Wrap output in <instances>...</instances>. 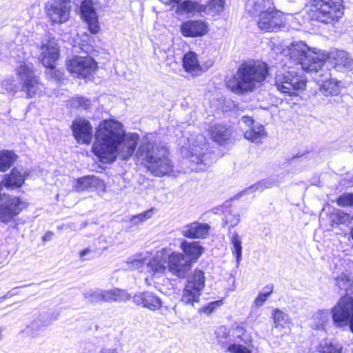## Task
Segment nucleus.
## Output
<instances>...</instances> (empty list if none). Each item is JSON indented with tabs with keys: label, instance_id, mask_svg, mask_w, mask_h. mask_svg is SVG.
<instances>
[{
	"label": "nucleus",
	"instance_id": "nucleus-41",
	"mask_svg": "<svg viewBox=\"0 0 353 353\" xmlns=\"http://www.w3.org/2000/svg\"><path fill=\"white\" fill-rule=\"evenodd\" d=\"M153 210L154 209L151 208L142 213L132 216L130 219V223L132 225H138L152 217L153 214Z\"/></svg>",
	"mask_w": 353,
	"mask_h": 353
},
{
	"label": "nucleus",
	"instance_id": "nucleus-30",
	"mask_svg": "<svg viewBox=\"0 0 353 353\" xmlns=\"http://www.w3.org/2000/svg\"><path fill=\"white\" fill-rule=\"evenodd\" d=\"M335 285L339 288L341 294H353V281L346 274H341L335 279Z\"/></svg>",
	"mask_w": 353,
	"mask_h": 353
},
{
	"label": "nucleus",
	"instance_id": "nucleus-48",
	"mask_svg": "<svg viewBox=\"0 0 353 353\" xmlns=\"http://www.w3.org/2000/svg\"><path fill=\"white\" fill-rule=\"evenodd\" d=\"M92 250L90 248H86L79 252V258L81 261L92 259Z\"/></svg>",
	"mask_w": 353,
	"mask_h": 353
},
{
	"label": "nucleus",
	"instance_id": "nucleus-20",
	"mask_svg": "<svg viewBox=\"0 0 353 353\" xmlns=\"http://www.w3.org/2000/svg\"><path fill=\"white\" fill-rule=\"evenodd\" d=\"M180 30L185 37H199L207 34L208 26L202 20H188L181 25Z\"/></svg>",
	"mask_w": 353,
	"mask_h": 353
},
{
	"label": "nucleus",
	"instance_id": "nucleus-42",
	"mask_svg": "<svg viewBox=\"0 0 353 353\" xmlns=\"http://www.w3.org/2000/svg\"><path fill=\"white\" fill-rule=\"evenodd\" d=\"M70 105L74 108L87 109L91 105V102L88 99L82 97H73L70 100Z\"/></svg>",
	"mask_w": 353,
	"mask_h": 353
},
{
	"label": "nucleus",
	"instance_id": "nucleus-16",
	"mask_svg": "<svg viewBox=\"0 0 353 353\" xmlns=\"http://www.w3.org/2000/svg\"><path fill=\"white\" fill-rule=\"evenodd\" d=\"M232 341L227 347L230 353H252L248 348L251 343V337L242 327H236L232 333Z\"/></svg>",
	"mask_w": 353,
	"mask_h": 353
},
{
	"label": "nucleus",
	"instance_id": "nucleus-26",
	"mask_svg": "<svg viewBox=\"0 0 353 353\" xmlns=\"http://www.w3.org/2000/svg\"><path fill=\"white\" fill-rule=\"evenodd\" d=\"M180 248L183 250V254L190 260V264L192 265L201 256L203 252V248L199 242H188L183 240L180 245Z\"/></svg>",
	"mask_w": 353,
	"mask_h": 353
},
{
	"label": "nucleus",
	"instance_id": "nucleus-36",
	"mask_svg": "<svg viewBox=\"0 0 353 353\" xmlns=\"http://www.w3.org/2000/svg\"><path fill=\"white\" fill-rule=\"evenodd\" d=\"M83 296L90 303L105 301V290L89 289L83 293Z\"/></svg>",
	"mask_w": 353,
	"mask_h": 353
},
{
	"label": "nucleus",
	"instance_id": "nucleus-46",
	"mask_svg": "<svg viewBox=\"0 0 353 353\" xmlns=\"http://www.w3.org/2000/svg\"><path fill=\"white\" fill-rule=\"evenodd\" d=\"M222 303V300L212 301L205 305H203L201 308H199V311L206 314H210L213 312L218 307L221 306Z\"/></svg>",
	"mask_w": 353,
	"mask_h": 353
},
{
	"label": "nucleus",
	"instance_id": "nucleus-44",
	"mask_svg": "<svg viewBox=\"0 0 353 353\" xmlns=\"http://www.w3.org/2000/svg\"><path fill=\"white\" fill-rule=\"evenodd\" d=\"M314 320H319L316 325L317 328H323L325 324L327 322L329 319V312L326 310H320L314 314L313 316Z\"/></svg>",
	"mask_w": 353,
	"mask_h": 353
},
{
	"label": "nucleus",
	"instance_id": "nucleus-43",
	"mask_svg": "<svg viewBox=\"0 0 353 353\" xmlns=\"http://www.w3.org/2000/svg\"><path fill=\"white\" fill-rule=\"evenodd\" d=\"M239 221V214L233 213L232 211H230L229 213L225 216L223 225L224 226H228L231 228L237 225Z\"/></svg>",
	"mask_w": 353,
	"mask_h": 353
},
{
	"label": "nucleus",
	"instance_id": "nucleus-38",
	"mask_svg": "<svg viewBox=\"0 0 353 353\" xmlns=\"http://www.w3.org/2000/svg\"><path fill=\"white\" fill-rule=\"evenodd\" d=\"M217 342L222 346L232 342L229 332L225 326L218 327L215 332Z\"/></svg>",
	"mask_w": 353,
	"mask_h": 353
},
{
	"label": "nucleus",
	"instance_id": "nucleus-57",
	"mask_svg": "<svg viewBox=\"0 0 353 353\" xmlns=\"http://www.w3.org/2000/svg\"><path fill=\"white\" fill-rule=\"evenodd\" d=\"M8 81H9V80H6V81H5V83H7V84L4 83V85H6V86L8 85Z\"/></svg>",
	"mask_w": 353,
	"mask_h": 353
},
{
	"label": "nucleus",
	"instance_id": "nucleus-54",
	"mask_svg": "<svg viewBox=\"0 0 353 353\" xmlns=\"http://www.w3.org/2000/svg\"><path fill=\"white\" fill-rule=\"evenodd\" d=\"M196 139H197V141L201 143L202 142V139H203V136L202 135L198 136Z\"/></svg>",
	"mask_w": 353,
	"mask_h": 353
},
{
	"label": "nucleus",
	"instance_id": "nucleus-35",
	"mask_svg": "<svg viewBox=\"0 0 353 353\" xmlns=\"http://www.w3.org/2000/svg\"><path fill=\"white\" fill-rule=\"evenodd\" d=\"M319 350L321 353H341L343 345L335 340H325Z\"/></svg>",
	"mask_w": 353,
	"mask_h": 353
},
{
	"label": "nucleus",
	"instance_id": "nucleus-37",
	"mask_svg": "<svg viewBox=\"0 0 353 353\" xmlns=\"http://www.w3.org/2000/svg\"><path fill=\"white\" fill-rule=\"evenodd\" d=\"M94 178L90 176H83L74 181L72 187L77 192H82L92 185Z\"/></svg>",
	"mask_w": 353,
	"mask_h": 353
},
{
	"label": "nucleus",
	"instance_id": "nucleus-22",
	"mask_svg": "<svg viewBox=\"0 0 353 353\" xmlns=\"http://www.w3.org/2000/svg\"><path fill=\"white\" fill-rule=\"evenodd\" d=\"M72 130L79 143H90L92 138V128L89 121L77 119L72 123Z\"/></svg>",
	"mask_w": 353,
	"mask_h": 353
},
{
	"label": "nucleus",
	"instance_id": "nucleus-2",
	"mask_svg": "<svg viewBox=\"0 0 353 353\" xmlns=\"http://www.w3.org/2000/svg\"><path fill=\"white\" fill-rule=\"evenodd\" d=\"M290 57L308 72L315 73V79L320 85V90L325 96H335L340 91V81L331 77V74L324 69L327 56L321 50H311L302 41L292 43L289 48Z\"/></svg>",
	"mask_w": 353,
	"mask_h": 353
},
{
	"label": "nucleus",
	"instance_id": "nucleus-49",
	"mask_svg": "<svg viewBox=\"0 0 353 353\" xmlns=\"http://www.w3.org/2000/svg\"><path fill=\"white\" fill-rule=\"evenodd\" d=\"M268 297H267L265 294H263L261 292L258 294L256 298L254 300V305L256 307H261L263 305V304L265 302V301L268 299Z\"/></svg>",
	"mask_w": 353,
	"mask_h": 353
},
{
	"label": "nucleus",
	"instance_id": "nucleus-55",
	"mask_svg": "<svg viewBox=\"0 0 353 353\" xmlns=\"http://www.w3.org/2000/svg\"><path fill=\"white\" fill-rule=\"evenodd\" d=\"M350 235H351L352 239H353V228L351 230Z\"/></svg>",
	"mask_w": 353,
	"mask_h": 353
},
{
	"label": "nucleus",
	"instance_id": "nucleus-13",
	"mask_svg": "<svg viewBox=\"0 0 353 353\" xmlns=\"http://www.w3.org/2000/svg\"><path fill=\"white\" fill-rule=\"evenodd\" d=\"M68 70L77 77L86 78L93 74L97 63L90 57L75 56L66 63Z\"/></svg>",
	"mask_w": 353,
	"mask_h": 353
},
{
	"label": "nucleus",
	"instance_id": "nucleus-14",
	"mask_svg": "<svg viewBox=\"0 0 353 353\" xmlns=\"http://www.w3.org/2000/svg\"><path fill=\"white\" fill-rule=\"evenodd\" d=\"M69 0H49L45 6L46 12L52 23L61 24L67 21L70 14Z\"/></svg>",
	"mask_w": 353,
	"mask_h": 353
},
{
	"label": "nucleus",
	"instance_id": "nucleus-34",
	"mask_svg": "<svg viewBox=\"0 0 353 353\" xmlns=\"http://www.w3.org/2000/svg\"><path fill=\"white\" fill-rule=\"evenodd\" d=\"M272 315L274 321V327L275 328L280 327L283 328L291 323V320L288 314L279 309H274L272 311Z\"/></svg>",
	"mask_w": 353,
	"mask_h": 353
},
{
	"label": "nucleus",
	"instance_id": "nucleus-11",
	"mask_svg": "<svg viewBox=\"0 0 353 353\" xmlns=\"http://www.w3.org/2000/svg\"><path fill=\"white\" fill-rule=\"evenodd\" d=\"M334 323L339 327L350 323V328L353 332V298L344 296L338 301L332 310Z\"/></svg>",
	"mask_w": 353,
	"mask_h": 353
},
{
	"label": "nucleus",
	"instance_id": "nucleus-52",
	"mask_svg": "<svg viewBox=\"0 0 353 353\" xmlns=\"http://www.w3.org/2000/svg\"><path fill=\"white\" fill-rule=\"evenodd\" d=\"M100 353H117L115 349H103Z\"/></svg>",
	"mask_w": 353,
	"mask_h": 353
},
{
	"label": "nucleus",
	"instance_id": "nucleus-23",
	"mask_svg": "<svg viewBox=\"0 0 353 353\" xmlns=\"http://www.w3.org/2000/svg\"><path fill=\"white\" fill-rule=\"evenodd\" d=\"M133 302L137 305L150 310H158L161 306V300L154 293L143 292L136 294L133 296Z\"/></svg>",
	"mask_w": 353,
	"mask_h": 353
},
{
	"label": "nucleus",
	"instance_id": "nucleus-21",
	"mask_svg": "<svg viewBox=\"0 0 353 353\" xmlns=\"http://www.w3.org/2000/svg\"><path fill=\"white\" fill-rule=\"evenodd\" d=\"M80 9L81 16L87 22L90 31L93 34L97 33L100 30V26L92 1L84 0L81 3Z\"/></svg>",
	"mask_w": 353,
	"mask_h": 353
},
{
	"label": "nucleus",
	"instance_id": "nucleus-7",
	"mask_svg": "<svg viewBox=\"0 0 353 353\" xmlns=\"http://www.w3.org/2000/svg\"><path fill=\"white\" fill-rule=\"evenodd\" d=\"M343 0H312V19L329 24L337 22L344 14Z\"/></svg>",
	"mask_w": 353,
	"mask_h": 353
},
{
	"label": "nucleus",
	"instance_id": "nucleus-3",
	"mask_svg": "<svg viewBox=\"0 0 353 353\" xmlns=\"http://www.w3.org/2000/svg\"><path fill=\"white\" fill-rule=\"evenodd\" d=\"M268 66L265 63H243L232 79L227 82L228 88L235 94L252 91L266 77Z\"/></svg>",
	"mask_w": 353,
	"mask_h": 353
},
{
	"label": "nucleus",
	"instance_id": "nucleus-33",
	"mask_svg": "<svg viewBox=\"0 0 353 353\" xmlns=\"http://www.w3.org/2000/svg\"><path fill=\"white\" fill-rule=\"evenodd\" d=\"M17 160V155L10 150L0 151V171L7 170Z\"/></svg>",
	"mask_w": 353,
	"mask_h": 353
},
{
	"label": "nucleus",
	"instance_id": "nucleus-29",
	"mask_svg": "<svg viewBox=\"0 0 353 353\" xmlns=\"http://www.w3.org/2000/svg\"><path fill=\"white\" fill-rule=\"evenodd\" d=\"M228 238L232 244V252L236 256V263H239L242 259V240L236 231H229Z\"/></svg>",
	"mask_w": 353,
	"mask_h": 353
},
{
	"label": "nucleus",
	"instance_id": "nucleus-5",
	"mask_svg": "<svg viewBox=\"0 0 353 353\" xmlns=\"http://www.w3.org/2000/svg\"><path fill=\"white\" fill-rule=\"evenodd\" d=\"M245 10L257 17L258 27L263 31H276L284 26L282 14L274 10L270 0H248Z\"/></svg>",
	"mask_w": 353,
	"mask_h": 353
},
{
	"label": "nucleus",
	"instance_id": "nucleus-50",
	"mask_svg": "<svg viewBox=\"0 0 353 353\" xmlns=\"http://www.w3.org/2000/svg\"><path fill=\"white\" fill-rule=\"evenodd\" d=\"M160 310V313L163 316H168L172 313V310H174V307L168 305H163L161 304V308L159 309Z\"/></svg>",
	"mask_w": 353,
	"mask_h": 353
},
{
	"label": "nucleus",
	"instance_id": "nucleus-47",
	"mask_svg": "<svg viewBox=\"0 0 353 353\" xmlns=\"http://www.w3.org/2000/svg\"><path fill=\"white\" fill-rule=\"evenodd\" d=\"M336 218L339 223H345L350 220V214L343 211H338L335 214Z\"/></svg>",
	"mask_w": 353,
	"mask_h": 353
},
{
	"label": "nucleus",
	"instance_id": "nucleus-39",
	"mask_svg": "<svg viewBox=\"0 0 353 353\" xmlns=\"http://www.w3.org/2000/svg\"><path fill=\"white\" fill-rule=\"evenodd\" d=\"M198 4L196 1L192 0H186L177 6V10L181 14H190L194 12L197 9Z\"/></svg>",
	"mask_w": 353,
	"mask_h": 353
},
{
	"label": "nucleus",
	"instance_id": "nucleus-10",
	"mask_svg": "<svg viewBox=\"0 0 353 353\" xmlns=\"http://www.w3.org/2000/svg\"><path fill=\"white\" fill-rule=\"evenodd\" d=\"M305 85L306 81L303 77L298 75L294 70L278 74L275 77V85L277 90L289 95L295 94L297 90H303Z\"/></svg>",
	"mask_w": 353,
	"mask_h": 353
},
{
	"label": "nucleus",
	"instance_id": "nucleus-56",
	"mask_svg": "<svg viewBox=\"0 0 353 353\" xmlns=\"http://www.w3.org/2000/svg\"><path fill=\"white\" fill-rule=\"evenodd\" d=\"M15 84L13 85V88H7V89L13 90L15 88Z\"/></svg>",
	"mask_w": 353,
	"mask_h": 353
},
{
	"label": "nucleus",
	"instance_id": "nucleus-31",
	"mask_svg": "<svg viewBox=\"0 0 353 353\" xmlns=\"http://www.w3.org/2000/svg\"><path fill=\"white\" fill-rule=\"evenodd\" d=\"M183 66L189 72L198 71L200 65L196 54L192 51L185 53L183 58Z\"/></svg>",
	"mask_w": 353,
	"mask_h": 353
},
{
	"label": "nucleus",
	"instance_id": "nucleus-45",
	"mask_svg": "<svg viewBox=\"0 0 353 353\" xmlns=\"http://www.w3.org/2000/svg\"><path fill=\"white\" fill-rule=\"evenodd\" d=\"M341 207L353 206V193H345L341 195L336 200Z\"/></svg>",
	"mask_w": 353,
	"mask_h": 353
},
{
	"label": "nucleus",
	"instance_id": "nucleus-32",
	"mask_svg": "<svg viewBox=\"0 0 353 353\" xmlns=\"http://www.w3.org/2000/svg\"><path fill=\"white\" fill-rule=\"evenodd\" d=\"M130 298V295L125 290L114 288L105 290V302L125 301Z\"/></svg>",
	"mask_w": 353,
	"mask_h": 353
},
{
	"label": "nucleus",
	"instance_id": "nucleus-15",
	"mask_svg": "<svg viewBox=\"0 0 353 353\" xmlns=\"http://www.w3.org/2000/svg\"><path fill=\"white\" fill-rule=\"evenodd\" d=\"M59 47L54 38L46 39L40 46L39 59L43 65L49 68H54L59 57Z\"/></svg>",
	"mask_w": 353,
	"mask_h": 353
},
{
	"label": "nucleus",
	"instance_id": "nucleus-8",
	"mask_svg": "<svg viewBox=\"0 0 353 353\" xmlns=\"http://www.w3.org/2000/svg\"><path fill=\"white\" fill-rule=\"evenodd\" d=\"M205 285L204 272L201 270L195 269L187 277L181 301L185 304L194 305L195 303L199 301Z\"/></svg>",
	"mask_w": 353,
	"mask_h": 353
},
{
	"label": "nucleus",
	"instance_id": "nucleus-6",
	"mask_svg": "<svg viewBox=\"0 0 353 353\" xmlns=\"http://www.w3.org/2000/svg\"><path fill=\"white\" fill-rule=\"evenodd\" d=\"M167 248L157 250L154 254L144 251L129 257L128 268L140 272H146L154 277H160L168 272Z\"/></svg>",
	"mask_w": 353,
	"mask_h": 353
},
{
	"label": "nucleus",
	"instance_id": "nucleus-25",
	"mask_svg": "<svg viewBox=\"0 0 353 353\" xmlns=\"http://www.w3.org/2000/svg\"><path fill=\"white\" fill-rule=\"evenodd\" d=\"M210 226L207 223L193 222L183 226L181 229L182 234L190 239L204 238L209 232Z\"/></svg>",
	"mask_w": 353,
	"mask_h": 353
},
{
	"label": "nucleus",
	"instance_id": "nucleus-18",
	"mask_svg": "<svg viewBox=\"0 0 353 353\" xmlns=\"http://www.w3.org/2000/svg\"><path fill=\"white\" fill-rule=\"evenodd\" d=\"M205 143L202 144H194L192 143L189 150V159L190 161L194 163L196 167L195 168H192V170L196 172L205 170L212 163V161L209 159V154L205 151Z\"/></svg>",
	"mask_w": 353,
	"mask_h": 353
},
{
	"label": "nucleus",
	"instance_id": "nucleus-17",
	"mask_svg": "<svg viewBox=\"0 0 353 353\" xmlns=\"http://www.w3.org/2000/svg\"><path fill=\"white\" fill-rule=\"evenodd\" d=\"M324 54L327 56L326 59H329L336 71L345 73L353 69V58L347 51L334 50L328 54L325 52Z\"/></svg>",
	"mask_w": 353,
	"mask_h": 353
},
{
	"label": "nucleus",
	"instance_id": "nucleus-12",
	"mask_svg": "<svg viewBox=\"0 0 353 353\" xmlns=\"http://www.w3.org/2000/svg\"><path fill=\"white\" fill-rule=\"evenodd\" d=\"M168 272L178 278H185L191 268L190 260L183 253L167 248Z\"/></svg>",
	"mask_w": 353,
	"mask_h": 353
},
{
	"label": "nucleus",
	"instance_id": "nucleus-51",
	"mask_svg": "<svg viewBox=\"0 0 353 353\" xmlns=\"http://www.w3.org/2000/svg\"><path fill=\"white\" fill-rule=\"evenodd\" d=\"M273 285H268L263 288L262 293L268 297L273 291Z\"/></svg>",
	"mask_w": 353,
	"mask_h": 353
},
{
	"label": "nucleus",
	"instance_id": "nucleus-9",
	"mask_svg": "<svg viewBox=\"0 0 353 353\" xmlns=\"http://www.w3.org/2000/svg\"><path fill=\"white\" fill-rule=\"evenodd\" d=\"M17 73L23 84V89L30 97H39L43 92V85L34 75L32 65L21 64Z\"/></svg>",
	"mask_w": 353,
	"mask_h": 353
},
{
	"label": "nucleus",
	"instance_id": "nucleus-40",
	"mask_svg": "<svg viewBox=\"0 0 353 353\" xmlns=\"http://www.w3.org/2000/svg\"><path fill=\"white\" fill-rule=\"evenodd\" d=\"M224 0H210L208 9L213 15L220 14L224 9Z\"/></svg>",
	"mask_w": 353,
	"mask_h": 353
},
{
	"label": "nucleus",
	"instance_id": "nucleus-53",
	"mask_svg": "<svg viewBox=\"0 0 353 353\" xmlns=\"http://www.w3.org/2000/svg\"><path fill=\"white\" fill-rule=\"evenodd\" d=\"M51 235H52V234H51V233L46 234L43 236V241H49V240L50 239Z\"/></svg>",
	"mask_w": 353,
	"mask_h": 353
},
{
	"label": "nucleus",
	"instance_id": "nucleus-24",
	"mask_svg": "<svg viewBox=\"0 0 353 353\" xmlns=\"http://www.w3.org/2000/svg\"><path fill=\"white\" fill-rule=\"evenodd\" d=\"M51 322L46 314H40L23 330L22 332L26 336L35 337Z\"/></svg>",
	"mask_w": 353,
	"mask_h": 353
},
{
	"label": "nucleus",
	"instance_id": "nucleus-27",
	"mask_svg": "<svg viewBox=\"0 0 353 353\" xmlns=\"http://www.w3.org/2000/svg\"><path fill=\"white\" fill-rule=\"evenodd\" d=\"M212 139L220 144L227 140L230 134V130L225 125L212 124L208 129Z\"/></svg>",
	"mask_w": 353,
	"mask_h": 353
},
{
	"label": "nucleus",
	"instance_id": "nucleus-1",
	"mask_svg": "<svg viewBox=\"0 0 353 353\" xmlns=\"http://www.w3.org/2000/svg\"><path fill=\"white\" fill-rule=\"evenodd\" d=\"M140 137L137 133H125L118 122L105 121L96 132L93 152L103 163L117 158L128 160L135 152Z\"/></svg>",
	"mask_w": 353,
	"mask_h": 353
},
{
	"label": "nucleus",
	"instance_id": "nucleus-4",
	"mask_svg": "<svg viewBox=\"0 0 353 353\" xmlns=\"http://www.w3.org/2000/svg\"><path fill=\"white\" fill-rule=\"evenodd\" d=\"M136 154L145 161V167L154 176H161L173 171V163L165 146L150 142L143 143Z\"/></svg>",
	"mask_w": 353,
	"mask_h": 353
},
{
	"label": "nucleus",
	"instance_id": "nucleus-28",
	"mask_svg": "<svg viewBox=\"0 0 353 353\" xmlns=\"http://www.w3.org/2000/svg\"><path fill=\"white\" fill-rule=\"evenodd\" d=\"M277 185V181L272 178H269L257 182L256 183L250 186L249 188L244 189L241 192H240L238 194L235 195V199H238L241 196L244 194L253 192L255 191L262 192L265 188H270L274 185Z\"/></svg>",
	"mask_w": 353,
	"mask_h": 353
},
{
	"label": "nucleus",
	"instance_id": "nucleus-19",
	"mask_svg": "<svg viewBox=\"0 0 353 353\" xmlns=\"http://www.w3.org/2000/svg\"><path fill=\"white\" fill-rule=\"evenodd\" d=\"M241 121L249 127V129L244 132V137L252 143H259L261 140L266 137L267 132L264 126L256 122L252 118L248 116L241 117Z\"/></svg>",
	"mask_w": 353,
	"mask_h": 353
},
{
	"label": "nucleus",
	"instance_id": "nucleus-58",
	"mask_svg": "<svg viewBox=\"0 0 353 353\" xmlns=\"http://www.w3.org/2000/svg\"><path fill=\"white\" fill-rule=\"evenodd\" d=\"M352 220H353V216H352Z\"/></svg>",
	"mask_w": 353,
	"mask_h": 353
}]
</instances>
